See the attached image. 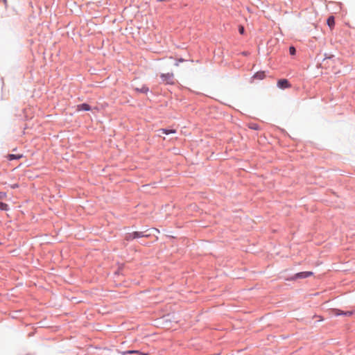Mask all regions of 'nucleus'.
Here are the masks:
<instances>
[{"mask_svg":"<svg viewBox=\"0 0 355 355\" xmlns=\"http://www.w3.org/2000/svg\"><path fill=\"white\" fill-rule=\"evenodd\" d=\"M160 77L166 84L173 85L175 83V78L173 73H162Z\"/></svg>","mask_w":355,"mask_h":355,"instance_id":"1","label":"nucleus"},{"mask_svg":"<svg viewBox=\"0 0 355 355\" xmlns=\"http://www.w3.org/2000/svg\"><path fill=\"white\" fill-rule=\"evenodd\" d=\"M332 315L338 316V315H345V316H351L353 313L352 311H343L339 309H333L331 311Z\"/></svg>","mask_w":355,"mask_h":355,"instance_id":"2","label":"nucleus"},{"mask_svg":"<svg viewBox=\"0 0 355 355\" xmlns=\"http://www.w3.org/2000/svg\"><path fill=\"white\" fill-rule=\"evenodd\" d=\"M277 86L281 89H286L291 87V85L286 79H280L277 82Z\"/></svg>","mask_w":355,"mask_h":355,"instance_id":"3","label":"nucleus"},{"mask_svg":"<svg viewBox=\"0 0 355 355\" xmlns=\"http://www.w3.org/2000/svg\"><path fill=\"white\" fill-rule=\"evenodd\" d=\"M313 272H298L295 275V277L293 279H296V278H306V277H311L313 275Z\"/></svg>","mask_w":355,"mask_h":355,"instance_id":"4","label":"nucleus"},{"mask_svg":"<svg viewBox=\"0 0 355 355\" xmlns=\"http://www.w3.org/2000/svg\"><path fill=\"white\" fill-rule=\"evenodd\" d=\"M91 110V107L87 104V103H83V104H80V105H78L77 107H76V110L78 112H80V111H89Z\"/></svg>","mask_w":355,"mask_h":355,"instance_id":"5","label":"nucleus"},{"mask_svg":"<svg viewBox=\"0 0 355 355\" xmlns=\"http://www.w3.org/2000/svg\"><path fill=\"white\" fill-rule=\"evenodd\" d=\"M327 25L330 28L331 30H332L335 25V19L334 16H330L328 17L327 21Z\"/></svg>","mask_w":355,"mask_h":355,"instance_id":"6","label":"nucleus"},{"mask_svg":"<svg viewBox=\"0 0 355 355\" xmlns=\"http://www.w3.org/2000/svg\"><path fill=\"white\" fill-rule=\"evenodd\" d=\"M22 157V155L9 154L7 155V158L8 160L19 159Z\"/></svg>","mask_w":355,"mask_h":355,"instance_id":"7","label":"nucleus"},{"mask_svg":"<svg viewBox=\"0 0 355 355\" xmlns=\"http://www.w3.org/2000/svg\"><path fill=\"white\" fill-rule=\"evenodd\" d=\"M265 76H265V73L263 71H259V72L256 73L253 77L258 80H262L265 78Z\"/></svg>","mask_w":355,"mask_h":355,"instance_id":"8","label":"nucleus"},{"mask_svg":"<svg viewBox=\"0 0 355 355\" xmlns=\"http://www.w3.org/2000/svg\"><path fill=\"white\" fill-rule=\"evenodd\" d=\"M159 132H162L163 134H166V135H168V134H171V133H175L176 132L175 130H173V129L167 130V129H164V128L159 129Z\"/></svg>","mask_w":355,"mask_h":355,"instance_id":"9","label":"nucleus"},{"mask_svg":"<svg viewBox=\"0 0 355 355\" xmlns=\"http://www.w3.org/2000/svg\"><path fill=\"white\" fill-rule=\"evenodd\" d=\"M135 90L137 92H141V93H144V94H146L148 92V87L144 85L141 87V88H135Z\"/></svg>","mask_w":355,"mask_h":355,"instance_id":"10","label":"nucleus"},{"mask_svg":"<svg viewBox=\"0 0 355 355\" xmlns=\"http://www.w3.org/2000/svg\"><path fill=\"white\" fill-rule=\"evenodd\" d=\"M132 236L134 237V239H137V238L144 237L146 236L141 232H134Z\"/></svg>","mask_w":355,"mask_h":355,"instance_id":"11","label":"nucleus"},{"mask_svg":"<svg viewBox=\"0 0 355 355\" xmlns=\"http://www.w3.org/2000/svg\"><path fill=\"white\" fill-rule=\"evenodd\" d=\"M8 205L6 203L0 202V209L1 210H8Z\"/></svg>","mask_w":355,"mask_h":355,"instance_id":"12","label":"nucleus"},{"mask_svg":"<svg viewBox=\"0 0 355 355\" xmlns=\"http://www.w3.org/2000/svg\"><path fill=\"white\" fill-rule=\"evenodd\" d=\"M132 236H133V232L132 233L127 234L125 237V239L127 241H130V240L135 239Z\"/></svg>","mask_w":355,"mask_h":355,"instance_id":"13","label":"nucleus"},{"mask_svg":"<svg viewBox=\"0 0 355 355\" xmlns=\"http://www.w3.org/2000/svg\"><path fill=\"white\" fill-rule=\"evenodd\" d=\"M125 354H132V353H137V354H139L140 355H148L147 354H144V353H142V352H139V351H128L126 352H125Z\"/></svg>","mask_w":355,"mask_h":355,"instance_id":"14","label":"nucleus"},{"mask_svg":"<svg viewBox=\"0 0 355 355\" xmlns=\"http://www.w3.org/2000/svg\"><path fill=\"white\" fill-rule=\"evenodd\" d=\"M295 52H296V50H295V47L291 46L289 48V53L291 55H295Z\"/></svg>","mask_w":355,"mask_h":355,"instance_id":"15","label":"nucleus"},{"mask_svg":"<svg viewBox=\"0 0 355 355\" xmlns=\"http://www.w3.org/2000/svg\"><path fill=\"white\" fill-rule=\"evenodd\" d=\"M239 33L241 34H243L244 33V28H243V26H240L239 28Z\"/></svg>","mask_w":355,"mask_h":355,"instance_id":"16","label":"nucleus"},{"mask_svg":"<svg viewBox=\"0 0 355 355\" xmlns=\"http://www.w3.org/2000/svg\"><path fill=\"white\" fill-rule=\"evenodd\" d=\"M250 128L254 130L258 129V125L257 124H252L250 125Z\"/></svg>","mask_w":355,"mask_h":355,"instance_id":"17","label":"nucleus"},{"mask_svg":"<svg viewBox=\"0 0 355 355\" xmlns=\"http://www.w3.org/2000/svg\"><path fill=\"white\" fill-rule=\"evenodd\" d=\"M17 187H19L18 184H14L10 185L11 189H16Z\"/></svg>","mask_w":355,"mask_h":355,"instance_id":"18","label":"nucleus"},{"mask_svg":"<svg viewBox=\"0 0 355 355\" xmlns=\"http://www.w3.org/2000/svg\"><path fill=\"white\" fill-rule=\"evenodd\" d=\"M178 61H179V62H184V59H182V58H180Z\"/></svg>","mask_w":355,"mask_h":355,"instance_id":"19","label":"nucleus"},{"mask_svg":"<svg viewBox=\"0 0 355 355\" xmlns=\"http://www.w3.org/2000/svg\"><path fill=\"white\" fill-rule=\"evenodd\" d=\"M4 2H6V0H3Z\"/></svg>","mask_w":355,"mask_h":355,"instance_id":"20","label":"nucleus"}]
</instances>
